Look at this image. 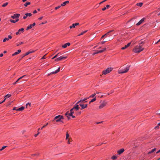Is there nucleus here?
Here are the masks:
<instances>
[{
	"mask_svg": "<svg viewBox=\"0 0 160 160\" xmlns=\"http://www.w3.org/2000/svg\"><path fill=\"white\" fill-rule=\"evenodd\" d=\"M20 16V14H15L13 16H11V18L13 19L18 18Z\"/></svg>",
	"mask_w": 160,
	"mask_h": 160,
	"instance_id": "9b49d317",
	"label": "nucleus"
},
{
	"mask_svg": "<svg viewBox=\"0 0 160 160\" xmlns=\"http://www.w3.org/2000/svg\"><path fill=\"white\" fill-rule=\"evenodd\" d=\"M68 112L69 111L67 112L65 114V115L68 118V120H69L70 119V116H69V114L68 113Z\"/></svg>",
	"mask_w": 160,
	"mask_h": 160,
	"instance_id": "a878e982",
	"label": "nucleus"
},
{
	"mask_svg": "<svg viewBox=\"0 0 160 160\" xmlns=\"http://www.w3.org/2000/svg\"><path fill=\"white\" fill-rule=\"evenodd\" d=\"M144 49V48L142 45H138L133 49L132 51L134 53H138L143 51Z\"/></svg>",
	"mask_w": 160,
	"mask_h": 160,
	"instance_id": "f257e3e1",
	"label": "nucleus"
},
{
	"mask_svg": "<svg viewBox=\"0 0 160 160\" xmlns=\"http://www.w3.org/2000/svg\"><path fill=\"white\" fill-rule=\"evenodd\" d=\"M8 4V2H6L5 3H4L2 5V6L3 7H5Z\"/></svg>",
	"mask_w": 160,
	"mask_h": 160,
	"instance_id": "f704fd0d",
	"label": "nucleus"
},
{
	"mask_svg": "<svg viewBox=\"0 0 160 160\" xmlns=\"http://www.w3.org/2000/svg\"><path fill=\"white\" fill-rule=\"evenodd\" d=\"M60 70V67H59L57 70L56 71H54V72H51L49 74V75H51L52 74H56L59 72Z\"/></svg>",
	"mask_w": 160,
	"mask_h": 160,
	"instance_id": "ddd939ff",
	"label": "nucleus"
},
{
	"mask_svg": "<svg viewBox=\"0 0 160 160\" xmlns=\"http://www.w3.org/2000/svg\"><path fill=\"white\" fill-rule=\"evenodd\" d=\"M70 44L69 42H68L67 43H65L64 45L62 46V47L63 48H66L67 46H69L70 45Z\"/></svg>",
	"mask_w": 160,
	"mask_h": 160,
	"instance_id": "6ab92c4d",
	"label": "nucleus"
},
{
	"mask_svg": "<svg viewBox=\"0 0 160 160\" xmlns=\"http://www.w3.org/2000/svg\"><path fill=\"white\" fill-rule=\"evenodd\" d=\"M145 18H143L142 19H141L139 22L137 23L136 25L137 26H138L142 24L144 21Z\"/></svg>",
	"mask_w": 160,
	"mask_h": 160,
	"instance_id": "1a4fd4ad",
	"label": "nucleus"
},
{
	"mask_svg": "<svg viewBox=\"0 0 160 160\" xmlns=\"http://www.w3.org/2000/svg\"><path fill=\"white\" fill-rule=\"evenodd\" d=\"M12 38V37L11 36V35H8V38H9V39H11Z\"/></svg>",
	"mask_w": 160,
	"mask_h": 160,
	"instance_id": "5fc2aeb1",
	"label": "nucleus"
},
{
	"mask_svg": "<svg viewBox=\"0 0 160 160\" xmlns=\"http://www.w3.org/2000/svg\"><path fill=\"white\" fill-rule=\"evenodd\" d=\"M74 111L72 108L70 110V112L69 113V116H71L72 115V114L74 113Z\"/></svg>",
	"mask_w": 160,
	"mask_h": 160,
	"instance_id": "393cba45",
	"label": "nucleus"
},
{
	"mask_svg": "<svg viewBox=\"0 0 160 160\" xmlns=\"http://www.w3.org/2000/svg\"><path fill=\"white\" fill-rule=\"evenodd\" d=\"M27 16H26V15H25V16H23V18L24 19H25L27 18Z\"/></svg>",
	"mask_w": 160,
	"mask_h": 160,
	"instance_id": "680f3d73",
	"label": "nucleus"
},
{
	"mask_svg": "<svg viewBox=\"0 0 160 160\" xmlns=\"http://www.w3.org/2000/svg\"><path fill=\"white\" fill-rule=\"evenodd\" d=\"M117 158V156H113L111 158L113 160H115Z\"/></svg>",
	"mask_w": 160,
	"mask_h": 160,
	"instance_id": "e433bc0d",
	"label": "nucleus"
},
{
	"mask_svg": "<svg viewBox=\"0 0 160 160\" xmlns=\"http://www.w3.org/2000/svg\"><path fill=\"white\" fill-rule=\"evenodd\" d=\"M21 50H18V51L15 53H14L13 54H12V56H14V55H16L18 54H19V53H20L21 52Z\"/></svg>",
	"mask_w": 160,
	"mask_h": 160,
	"instance_id": "412c9836",
	"label": "nucleus"
},
{
	"mask_svg": "<svg viewBox=\"0 0 160 160\" xmlns=\"http://www.w3.org/2000/svg\"><path fill=\"white\" fill-rule=\"evenodd\" d=\"M67 57L60 56L59 58H56L55 59V61H61L66 58Z\"/></svg>",
	"mask_w": 160,
	"mask_h": 160,
	"instance_id": "423d86ee",
	"label": "nucleus"
},
{
	"mask_svg": "<svg viewBox=\"0 0 160 160\" xmlns=\"http://www.w3.org/2000/svg\"><path fill=\"white\" fill-rule=\"evenodd\" d=\"M25 15L27 17H30L32 15V14L31 13H26L25 14Z\"/></svg>",
	"mask_w": 160,
	"mask_h": 160,
	"instance_id": "2f4dec72",
	"label": "nucleus"
},
{
	"mask_svg": "<svg viewBox=\"0 0 160 160\" xmlns=\"http://www.w3.org/2000/svg\"><path fill=\"white\" fill-rule=\"evenodd\" d=\"M39 153H37L35 154H32V156H38L39 155Z\"/></svg>",
	"mask_w": 160,
	"mask_h": 160,
	"instance_id": "c9c22d12",
	"label": "nucleus"
},
{
	"mask_svg": "<svg viewBox=\"0 0 160 160\" xmlns=\"http://www.w3.org/2000/svg\"><path fill=\"white\" fill-rule=\"evenodd\" d=\"M112 70V68H107L106 70H104L102 71V74L106 75L110 72Z\"/></svg>",
	"mask_w": 160,
	"mask_h": 160,
	"instance_id": "20e7f679",
	"label": "nucleus"
},
{
	"mask_svg": "<svg viewBox=\"0 0 160 160\" xmlns=\"http://www.w3.org/2000/svg\"><path fill=\"white\" fill-rule=\"evenodd\" d=\"M35 22L33 23L32 25V27H34V26L35 25Z\"/></svg>",
	"mask_w": 160,
	"mask_h": 160,
	"instance_id": "bf43d9fd",
	"label": "nucleus"
},
{
	"mask_svg": "<svg viewBox=\"0 0 160 160\" xmlns=\"http://www.w3.org/2000/svg\"><path fill=\"white\" fill-rule=\"evenodd\" d=\"M106 48H104L102 50H101L98 51L97 52H94L93 54V55H95V54H97V53H99L102 52H104V51H105L106 50Z\"/></svg>",
	"mask_w": 160,
	"mask_h": 160,
	"instance_id": "9d476101",
	"label": "nucleus"
},
{
	"mask_svg": "<svg viewBox=\"0 0 160 160\" xmlns=\"http://www.w3.org/2000/svg\"><path fill=\"white\" fill-rule=\"evenodd\" d=\"M113 31V30H111V31H109L106 34H105V35H103L102 37L101 38V39L102 38H103L104 37H106L107 36H108L109 35V34L110 32H112Z\"/></svg>",
	"mask_w": 160,
	"mask_h": 160,
	"instance_id": "2eb2a0df",
	"label": "nucleus"
},
{
	"mask_svg": "<svg viewBox=\"0 0 160 160\" xmlns=\"http://www.w3.org/2000/svg\"><path fill=\"white\" fill-rule=\"evenodd\" d=\"M32 24H30L29 26L27 27L26 30H28L29 29H31L32 28Z\"/></svg>",
	"mask_w": 160,
	"mask_h": 160,
	"instance_id": "c756f323",
	"label": "nucleus"
},
{
	"mask_svg": "<svg viewBox=\"0 0 160 160\" xmlns=\"http://www.w3.org/2000/svg\"><path fill=\"white\" fill-rule=\"evenodd\" d=\"M47 55V54H46L45 55H44L43 57H42V58H41V59H45L46 58H45V56L46 55Z\"/></svg>",
	"mask_w": 160,
	"mask_h": 160,
	"instance_id": "603ef678",
	"label": "nucleus"
},
{
	"mask_svg": "<svg viewBox=\"0 0 160 160\" xmlns=\"http://www.w3.org/2000/svg\"><path fill=\"white\" fill-rule=\"evenodd\" d=\"M9 40V38H6L4 39H3V42H5L6 41V40Z\"/></svg>",
	"mask_w": 160,
	"mask_h": 160,
	"instance_id": "58836bf2",
	"label": "nucleus"
},
{
	"mask_svg": "<svg viewBox=\"0 0 160 160\" xmlns=\"http://www.w3.org/2000/svg\"><path fill=\"white\" fill-rule=\"evenodd\" d=\"M143 4V3L142 2H140L139 3H137V5L138 6H139L140 7H141Z\"/></svg>",
	"mask_w": 160,
	"mask_h": 160,
	"instance_id": "72a5a7b5",
	"label": "nucleus"
},
{
	"mask_svg": "<svg viewBox=\"0 0 160 160\" xmlns=\"http://www.w3.org/2000/svg\"><path fill=\"white\" fill-rule=\"evenodd\" d=\"M88 98H89V97L85 98L84 99H82V98H81L80 101H79L77 102V104H78L79 103H80L81 102H83L84 101H85V102H87V101H85Z\"/></svg>",
	"mask_w": 160,
	"mask_h": 160,
	"instance_id": "6e6552de",
	"label": "nucleus"
},
{
	"mask_svg": "<svg viewBox=\"0 0 160 160\" xmlns=\"http://www.w3.org/2000/svg\"><path fill=\"white\" fill-rule=\"evenodd\" d=\"M80 108L79 107V105L78 104H77V103L76 104L75 106L72 109L74 111H78L79 110Z\"/></svg>",
	"mask_w": 160,
	"mask_h": 160,
	"instance_id": "0eeeda50",
	"label": "nucleus"
},
{
	"mask_svg": "<svg viewBox=\"0 0 160 160\" xmlns=\"http://www.w3.org/2000/svg\"><path fill=\"white\" fill-rule=\"evenodd\" d=\"M69 137V135L68 133L67 132L66 133V139H67Z\"/></svg>",
	"mask_w": 160,
	"mask_h": 160,
	"instance_id": "79ce46f5",
	"label": "nucleus"
},
{
	"mask_svg": "<svg viewBox=\"0 0 160 160\" xmlns=\"http://www.w3.org/2000/svg\"><path fill=\"white\" fill-rule=\"evenodd\" d=\"M23 43V42H21L19 44H17V46H18L19 45H21V44H22Z\"/></svg>",
	"mask_w": 160,
	"mask_h": 160,
	"instance_id": "8fccbe9b",
	"label": "nucleus"
},
{
	"mask_svg": "<svg viewBox=\"0 0 160 160\" xmlns=\"http://www.w3.org/2000/svg\"><path fill=\"white\" fill-rule=\"evenodd\" d=\"M39 133H40V132H38V133H37V134H35L34 135V136L36 137H37V136L39 134Z\"/></svg>",
	"mask_w": 160,
	"mask_h": 160,
	"instance_id": "864d4df0",
	"label": "nucleus"
},
{
	"mask_svg": "<svg viewBox=\"0 0 160 160\" xmlns=\"http://www.w3.org/2000/svg\"><path fill=\"white\" fill-rule=\"evenodd\" d=\"M25 76H26V75L23 76H22V77H21L20 78H18V80H20L21 79H22V78H24Z\"/></svg>",
	"mask_w": 160,
	"mask_h": 160,
	"instance_id": "09e8293b",
	"label": "nucleus"
},
{
	"mask_svg": "<svg viewBox=\"0 0 160 160\" xmlns=\"http://www.w3.org/2000/svg\"><path fill=\"white\" fill-rule=\"evenodd\" d=\"M37 12V11L36 10H35L33 12V13H36Z\"/></svg>",
	"mask_w": 160,
	"mask_h": 160,
	"instance_id": "052dcab7",
	"label": "nucleus"
},
{
	"mask_svg": "<svg viewBox=\"0 0 160 160\" xmlns=\"http://www.w3.org/2000/svg\"><path fill=\"white\" fill-rule=\"evenodd\" d=\"M7 147L6 146H3L2 147V148L0 149V151H2L6 147Z\"/></svg>",
	"mask_w": 160,
	"mask_h": 160,
	"instance_id": "49530a36",
	"label": "nucleus"
},
{
	"mask_svg": "<svg viewBox=\"0 0 160 160\" xmlns=\"http://www.w3.org/2000/svg\"><path fill=\"white\" fill-rule=\"evenodd\" d=\"M3 56V54L1 53L0 54V57H2Z\"/></svg>",
	"mask_w": 160,
	"mask_h": 160,
	"instance_id": "e2e57ef3",
	"label": "nucleus"
},
{
	"mask_svg": "<svg viewBox=\"0 0 160 160\" xmlns=\"http://www.w3.org/2000/svg\"><path fill=\"white\" fill-rule=\"evenodd\" d=\"M107 102L105 101H103L102 103L99 106V109L102 108L104 107H105L107 104Z\"/></svg>",
	"mask_w": 160,
	"mask_h": 160,
	"instance_id": "39448f33",
	"label": "nucleus"
},
{
	"mask_svg": "<svg viewBox=\"0 0 160 160\" xmlns=\"http://www.w3.org/2000/svg\"><path fill=\"white\" fill-rule=\"evenodd\" d=\"M31 53V52H29V51L28 52L25 54L24 55V56L28 55Z\"/></svg>",
	"mask_w": 160,
	"mask_h": 160,
	"instance_id": "4c0bfd02",
	"label": "nucleus"
},
{
	"mask_svg": "<svg viewBox=\"0 0 160 160\" xmlns=\"http://www.w3.org/2000/svg\"><path fill=\"white\" fill-rule=\"evenodd\" d=\"M69 3V1H66L65 2H63L62 3L61 5V6H64L65 5H66L67 4H68Z\"/></svg>",
	"mask_w": 160,
	"mask_h": 160,
	"instance_id": "aec40b11",
	"label": "nucleus"
},
{
	"mask_svg": "<svg viewBox=\"0 0 160 160\" xmlns=\"http://www.w3.org/2000/svg\"><path fill=\"white\" fill-rule=\"evenodd\" d=\"M72 116V117L73 118H75V116H73V115L72 114V116Z\"/></svg>",
	"mask_w": 160,
	"mask_h": 160,
	"instance_id": "338daca9",
	"label": "nucleus"
},
{
	"mask_svg": "<svg viewBox=\"0 0 160 160\" xmlns=\"http://www.w3.org/2000/svg\"><path fill=\"white\" fill-rule=\"evenodd\" d=\"M160 152V149L157 152H156V153H159Z\"/></svg>",
	"mask_w": 160,
	"mask_h": 160,
	"instance_id": "0e129e2a",
	"label": "nucleus"
},
{
	"mask_svg": "<svg viewBox=\"0 0 160 160\" xmlns=\"http://www.w3.org/2000/svg\"><path fill=\"white\" fill-rule=\"evenodd\" d=\"M47 22V21H45V22H42V23H41V24H45V23H46Z\"/></svg>",
	"mask_w": 160,
	"mask_h": 160,
	"instance_id": "69168bd1",
	"label": "nucleus"
},
{
	"mask_svg": "<svg viewBox=\"0 0 160 160\" xmlns=\"http://www.w3.org/2000/svg\"><path fill=\"white\" fill-rule=\"evenodd\" d=\"M19 21V19L17 18L15 20H13L12 19L10 20V21L11 22L15 23L16 22H18Z\"/></svg>",
	"mask_w": 160,
	"mask_h": 160,
	"instance_id": "5701e85b",
	"label": "nucleus"
},
{
	"mask_svg": "<svg viewBox=\"0 0 160 160\" xmlns=\"http://www.w3.org/2000/svg\"><path fill=\"white\" fill-rule=\"evenodd\" d=\"M130 67V66H129L126 67L124 69L121 68L119 69L118 71V73H124L127 72L129 70Z\"/></svg>",
	"mask_w": 160,
	"mask_h": 160,
	"instance_id": "f03ea898",
	"label": "nucleus"
},
{
	"mask_svg": "<svg viewBox=\"0 0 160 160\" xmlns=\"http://www.w3.org/2000/svg\"><path fill=\"white\" fill-rule=\"evenodd\" d=\"M6 100H5V99H4V100L3 101H2V102H0V104L4 102Z\"/></svg>",
	"mask_w": 160,
	"mask_h": 160,
	"instance_id": "4d7b16f0",
	"label": "nucleus"
},
{
	"mask_svg": "<svg viewBox=\"0 0 160 160\" xmlns=\"http://www.w3.org/2000/svg\"><path fill=\"white\" fill-rule=\"evenodd\" d=\"M16 107H14L13 109V110H16L17 109H16Z\"/></svg>",
	"mask_w": 160,
	"mask_h": 160,
	"instance_id": "774afa93",
	"label": "nucleus"
},
{
	"mask_svg": "<svg viewBox=\"0 0 160 160\" xmlns=\"http://www.w3.org/2000/svg\"><path fill=\"white\" fill-rule=\"evenodd\" d=\"M124 151V149L123 148L119 150H118V153L120 155Z\"/></svg>",
	"mask_w": 160,
	"mask_h": 160,
	"instance_id": "a211bd4d",
	"label": "nucleus"
},
{
	"mask_svg": "<svg viewBox=\"0 0 160 160\" xmlns=\"http://www.w3.org/2000/svg\"><path fill=\"white\" fill-rule=\"evenodd\" d=\"M88 30H86L85 31H84L83 32H82L80 34H79L78 36H80V35H82L83 34H84V33H86V32H87Z\"/></svg>",
	"mask_w": 160,
	"mask_h": 160,
	"instance_id": "473e14b6",
	"label": "nucleus"
},
{
	"mask_svg": "<svg viewBox=\"0 0 160 160\" xmlns=\"http://www.w3.org/2000/svg\"><path fill=\"white\" fill-rule=\"evenodd\" d=\"M30 104H31L29 103H27L26 105V108H27L28 107V106L29 105V106H30Z\"/></svg>",
	"mask_w": 160,
	"mask_h": 160,
	"instance_id": "de8ad7c7",
	"label": "nucleus"
},
{
	"mask_svg": "<svg viewBox=\"0 0 160 160\" xmlns=\"http://www.w3.org/2000/svg\"><path fill=\"white\" fill-rule=\"evenodd\" d=\"M72 141V139L69 138L68 141V143L69 144L70 143V142H71Z\"/></svg>",
	"mask_w": 160,
	"mask_h": 160,
	"instance_id": "37998d69",
	"label": "nucleus"
},
{
	"mask_svg": "<svg viewBox=\"0 0 160 160\" xmlns=\"http://www.w3.org/2000/svg\"><path fill=\"white\" fill-rule=\"evenodd\" d=\"M64 119L63 116L62 115H59L58 116H56L53 120V121H56V122H59L61 121V120L63 119Z\"/></svg>",
	"mask_w": 160,
	"mask_h": 160,
	"instance_id": "7ed1b4c3",
	"label": "nucleus"
},
{
	"mask_svg": "<svg viewBox=\"0 0 160 160\" xmlns=\"http://www.w3.org/2000/svg\"><path fill=\"white\" fill-rule=\"evenodd\" d=\"M96 95V94L95 93H94V94H92V95H91L89 97V98H93L94 97V96H95Z\"/></svg>",
	"mask_w": 160,
	"mask_h": 160,
	"instance_id": "a19ab883",
	"label": "nucleus"
},
{
	"mask_svg": "<svg viewBox=\"0 0 160 160\" xmlns=\"http://www.w3.org/2000/svg\"><path fill=\"white\" fill-rule=\"evenodd\" d=\"M11 95L10 94H8L6 95L4 97V99L6 100L7 98H9L10 97H11Z\"/></svg>",
	"mask_w": 160,
	"mask_h": 160,
	"instance_id": "bb28decb",
	"label": "nucleus"
},
{
	"mask_svg": "<svg viewBox=\"0 0 160 160\" xmlns=\"http://www.w3.org/2000/svg\"><path fill=\"white\" fill-rule=\"evenodd\" d=\"M58 54H59V53H58L57 55H56L55 56L53 57L52 58V59H54L55 58H56L58 56Z\"/></svg>",
	"mask_w": 160,
	"mask_h": 160,
	"instance_id": "c03bdc74",
	"label": "nucleus"
},
{
	"mask_svg": "<svg viewBox=\"0 0 160 160\" xmlns=\"http://www.w3.org/2000/svg\"><path fill=\"white\" fill-rule=\"evenodd\" d=\"M156 148H154L153 149H152L149 152H148V154H150L151 153H152L153 152H154L155 151H156Z\"/></svg>",
	"mask_w": 160,
	"mask_h": 160,
	"instance_id": "cd10ccee",
	"label": "nucleus"
},
{
	"mask_svg": "<svg viewBox=\"0 0 160 160\" xmlns=\"http://www.w3.org/2000/svg\"><path fill=\"white\" fill-rule=\"evenodd\" d=\"M79 105L82 107L81 109L86 108L88 106V105L87 104L84 105L83 104L81 103L79 104Z\"/></svg>",
	"mask_w": 160,
	"mask_h": 160,
	"instance_id": "4468645a",
	"label": "nucleus"
},
{
	"mask_svg": "<svg viewBox=\"0 0 160 160\" xmlns=\"http://www.w3.org/2000/svg\"><path fill=\"white\" fill-rule=\"evenodd\" d=\"M79 24V23H73L72 24V26H70L69 28H75L76 26L78 25Z\"/></svg>",
	"mask_w": 160,
	"mask_h": 160,
	"instance_id": "dca6fc26",
	"label": "nucleus"
},
{
	"mask_svg": "<svg viewBox=\"0 0 160 160\" xmlns=\"http://www.w3.org/2000/svg\"><path fill=\"white\" fill-rule=\"evenodd\" d=\"M131 42H129L128 43L127 45H125V46L124 47H123L122 48V49L124 50L126 48H127L128 47H129L130 44H131Z\"/></svg>",
	"mask_w": 160,
	"mask_h": 160,
	"instance_id": "f3484780",
	"label": "nucleus"
},
{
	"mask_svg": "<svg viewBox=\"0 0 160 160\" xmlns=\"http://www.w3.org/2000/svg\"><path fill=\"white\" fill-rule=\"evenodd\" d=\"M43 18V17H41L39 18H38V19L39 20H41V19H42V18Z\"/></svg>",
	"mask_w": 160,
	"mask_h": 160,
	"instance_id": "13d9d810",
	"label": "nucleus"
},
{
	"mask_svg": "<svg viewBox=\"0 0 160 160\" xmlns=\"http://www.w3.org/2000/svg\"><path fill=\"white\" fill-rule=\"evenodd\" d=\"M61 6H58L57 7H56L55 8V9L56 10H57V9L59 8H60V7H61Z\"/></svg>",
	"mask_w": 160,
	"mask_h": 160,
	"instance_id": "3c124183",
	"label": "nucleus"
},
{
	"mask_svg": "<svg viewBox=\"0 0 160 160\" xmlns=\"http://www.w3.org/2000/svg\"><path fill=\"white\" fill-rule=\"evenodd\" d=\"M106 42V41H103L101 42V43L102 44H103L105 42Z\"/></svg>",
	"mask_w": 160,
	"mask_h": 160,
	"instance_id": "6e6d98bb",
	"label": "nucleus"
},
{
	"mask_svg": "<svg viewBox=\"0 0 160 160\" xmlns=\"http://www.w3.org/2000/svg\"><path fill=\"white\" fill-rule=\"evenodd\" d=\"M30 4V2H26L24 4V5L25 7H27L28 5H29Z\"/></svg>",
	"mask_w": 160,
	"mask_h": 160,
	"instance_id": "7c9ffc66",
	"label": "nucleus"
},
{
	"mask_svg": "<svg viewBox=\"0 0 160 160\" xmlns=\"http://www.w3.org/2000/svg\"><path fill=\"white\" fill-rule=\"evenodd\" d=\"M110 7V6L109 5H107L106 6V7H104V8L102 9V10L104 11L106 10L108 8Z\"/></svg>",
	"mask_w": 160,
	"mask_h": 160,
	"instance_id": "b1692460",
	"label": "nucleus"
},
{
	"mask_svg": "<svg viewBox=\"0 0 160 160\" xmlns=\"http://www.w3.org/2000/svg\"><path fill=\"white\" fill-rule=\"evenodd\" d=\"M24 29L23 28H22L20 29H19L18 31L16 33V35H18L21 33V32H24Z\"/></svg>",
	"mask_w": 160,
	"mask_h": 160,
	"instance_id": "f8f14e48",
	"label": "nucleus"
},
{
	"mask_svg": "<svg viewBox=\"0 0 160 160\" xmlns=\"http://www.w3.org/2000/svg\"><path fill=\"white\" fill-rule=\"evenodd\" d=\"M48 123H47L46 124L43 126V127H42L41 128V129H42L43 128L45 127L48 125Z\"/></svg>",
	"mask_w": 160,
	"mask_h": 160,
	"instance_id": "a18cd8bd",
	"label": "nucleus"
},
{
	"mask_svg": "<svg viewBox=\"0 0 160 160\" xmlns=\"http://www.w3.org/2000/svg\"><path fill=\"white\" fill-rule=\"evenodd\" d=\"M144 42H143V41H142V42H140V43L139 44V45H142H142H143V44H144Z\"/></svg>",
	"mask_w": 160,
	"mask_h": 160,
	"instance_id": "ea45409f",
	"label": "nucleus"
},
{
	"mask_svg": "<svg viewBox=\"0 0 160 160\" xmlns=\"http://www.w3.org/2000/svg\"><path fill=\"white\" fill-rule=\"evenodd\" d=\"M25 108L24 107L22 106L21 108L17 109L16 110L17 111H22Z\"/></svg>",
	"mask_w": 160,
	"mask_h": 160,
	"instance_id": "4be33fe9",
	"label": "nucleus"
},
{
	"mask_svg": "<svg viewBox=\"0 0 160 160\" xmlns=\"http://www.w3.org/2000/svg\"><path fill=\"white\" fill-rule=\"evenodd\" d=\"M96 100V98H93V99H92L89 102V103L90 104L91 103V102H94Z\"/></svg>",
	"mask_w": 160,
	"mask_h": 160,
	"instance_id": "c85d7f7f",
	"label": "nucleus"
}]
</instances>
